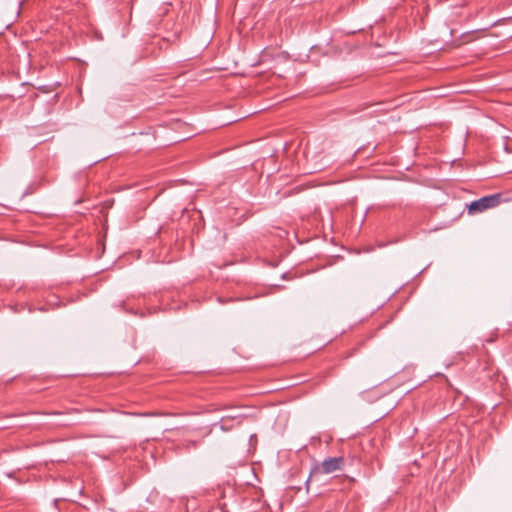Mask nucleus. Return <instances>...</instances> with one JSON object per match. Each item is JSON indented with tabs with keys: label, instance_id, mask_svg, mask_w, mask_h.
Wrapping results in <instances>:
<instances>
[{
	"label": "nucleus",
	"instance_id": "nucleus-2",
	"mask_svg": "<svg viewBox=\"0 0 512 512\" xmlns=\"http://www.w3.org/2000/svg\"><path fill=\"white\" fill-rule=\"evenodd\" d=\"M344 466V458L343 457H332L325 459L321 464L322 472L325 474H330L335 471L341 470Z\"/></svg>",
	"mask_w": 512,
	"mask_h": 512
},
{
	"label": "nucleus",
	"instance_id": "nucleus-1",
	"mask_svg": "<svg viewBox=\"0 0 512 512\" xmlns=\"http://www.w3.org/2000/svg\"><path fill=\"white\" fill-rule=\"evenodd\" d=\"M502 200L503 195L501 193L484 196L478 200L472 201L470 204H467V212L469 215L483 213L488 209H492L500 205Z\"/></svg>",
	"mask_w": 512,
	"mask_h": 512
},
{
	"label": "nucleus",
	"instance_id": "nucleus-3",
	"mask_svg": "<svg viewBox=\"0 0 512 512\" xmlns=\"http://www.w3.org/2000/svg\"><path fill=\"white\" fill-rule=\"evenodd\" d=\"M199 444L200 442L196 440H185L183 442V447L187 450H190L192 448H196Z\"/></svg>",
	"mask_w": 512,
	"mask_h": 512
}]
</instances>
